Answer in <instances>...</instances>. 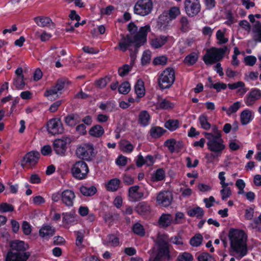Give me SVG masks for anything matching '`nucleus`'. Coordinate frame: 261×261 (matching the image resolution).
I'll use <instances>...</instances> for the list:
<instances>
[{
    "label": "nucleus",
    "instance_id": "nucleus-1",
    "mask_svg": "<svg viewBox=\"0 0 261 261\" xmlns=\"http://www.w3.org/2000/svg\"><path fill=\"white\" fill-rule=\"evenodd\" d=\"M230 241V253L242 258L247 253V236L242 230L230 228L228 233Z\"/></svg>",
    "mask_w": 261,
    "mask_h": 261
},
{
    "label": "nucleus",
    "instance_id": "nucleus-2",
    "mask_svg": "<svg viewBox=\"0 0 261 261\" xmlns=\"http://www.w3.org/2000/svg\"><path fill=\"white\" fill-rule=\"evenodd\" d=\"M150 31L149 25L141 27L139 32L134 36L129 34L124 35L121 34V38L118 43V48L123 52L125 51L132 44H135V51H138V48L143 45L147 41V35Z\"/></svg>",
    "mask_w": 261,
    "mask_h": 261
},
{
    "label": "nucleus",
    "instance_id": "nucleus-3",
    "mask_svg": "<svg viewBox=\"0 0 261 261\" xmlns=\"http://www.w3.org/2000/svg\"><path fill=\"white\" fill-rule=\"evenodd\" d=\"M156 245V254L155 256H150L148 261H170L175 257L170 250V245L167 234H159Z\"/></svg>",
    "mask_w": 261,
    "mask_h": 261
},
{
    "label": "nucleus",
    "instance_id": "nucleus-4",
    "mask_svg": "<svg viewBox=\"0 0 261 261\" xmlns=\"http://www.w3.org/2000/svg\"><path fill=\"white\" fill-rule=\"evenodd\" d=\"M10 247L11 250L8 252L5 261H27L31 255L29 252H25L29 245L23 241H12Z\"/></svg>",
    "mask_w": 261,
    "mask_h": 261
},
{
    "label": "nucleus",
    "instance_id": "nucleus-5",
    "mask_svg": "<svg viewBox=\"0 0 261 261\" xmlns=\"http://www.w3.org/2000/svg\"><path fill=\"white\" fill-rule=\"evenodd\" d=\"M228 49L226 46L222 48L212 47L207 50L203 57V60L206 65L214 64L223 59Z\"/></svg>",
    "mask_w": 261,
    "mask_h": 261
},
{
    "label": "nucleus",
    "instance_id": "nucleus-6",
    "mask_svg": "<svg viewBox=\"0 0 261 261\" xmlns=\"http://www.w3.org/2000/svg\"><path fill=\"white\" fill-rule=\"evenodd\" d=\"M203 134L207 140V149L212 152L221 154L225 148L222 138H214L211 134L207 132H204Z\"/></svg>",
    "mask_w": 261,
    "mask_h": 261
},
{
    "label": "nucleus",
    "instance_id": "nucleus-7",
    "mask_svg": "<svg viewBox=\"0 0 261 261\" xmlns=\"http://www.w3.org/2000/svg\"><path fill=\"white\" fill-rule=\"evenodd\" d=\"M175 72L172 68H167L163 71L160 76L159 84L161 88H169L175 81Z\"/></svg>",
    "mask_w": 261,
    "mask_h": 261
},
{
    "label": "nucleus",
    "instance_id": "nucleus-8",
    "mask_svg": "<svg viewBox=\"0 0 261 261\" xmlns=\"http://www.w3.org/2000/svg\"><path fill=\"white\" fill-rule=\"evenodd\" d=\"M72 176L79 180L85 179L89 172L87 164L83 161L76 162L71 169Z\"/></svg>",
    "mask_w": 261,
    "mask_h": 261
},
{
    "label": "nucleus",
    "instance_id": "nucleus-9",
    "mask_svg": "<svg viewBox=\"0 0 261 261\" xmlns=\"http://www.w3.org/2000/svg\"><path fill=\"white\" fill-rule=\"evenodd\" d=\"M153 8L151 0H139L134 6V12L141 16L149 14Z\"/></svg>",
    "mask_w": 261,
    "mask_h": 261
},
{
    "label": "nucleus",
    "instance_id": "nucleus-10",
    "mask_svg": "<svg viewBox=\"0 0 261 261\" xmlns=\"http://www.w3.org/2000/svg\"><path fill=\"white\" fill-rule=\"evenodd\" d=\"M76 154L80 159L86 161H91L94 156L93 145L85 144L79 146L76 150Z\"/></svg>",
    "mask_w": 261,
    "mask_h": 261
},
{
    "label": "nucleus",
    "instance_id": "nucleus-11",
    "mask_svg": "<svg viewBox=\"0 0 261 261\" xmlns=\"http://www.w3.org/2000/svg\"><path fill=\"white\" fill-rule=\"evenodd\" d=\"M185 10L189 17L196 16L201 10L199 0H185Z\"/></svg>",
    "mask_w": 261,
    "mask_h": 261
},
{
    "label": "nucleus",
    "instance_id": "nucleus-12",
    "mask_svg": "<svg viewBox=\"0 0 261 261\" xmlns=\"http://www.w3.org/2000/svg\"><path fill=\"white\" fill-rule=\"evenodd\" d=\"M40 154L37 151H32L28 152L21 161L22 167H32L34 166L38 162Z\"/></svg>",
    "mask_w": 261,
    "mask_h": 261
},
{
    "label": "nucleus",
    "instance_id": "nucleus-13",
    "mask_svg": "<svg viewBox=\"0 0 261 261\" xmlns=\"http://www.w3.org/2000/svg\"><path fill=\"white\" fill-rule=\"evenodd\" d=\"M71 141V138L67 137H62L61 139L55 140L53 144L54 151L57 154L64 155L66 151V145Z\"/></svg>",
    "mask_w": 261,
    "mask_h": 261
},
{
    "label": "nucleus",
    "instance_id": "nucleus-14",
    "mask_svg": "<svg viewBox=\"0 0 261 261\" xmlns=\"http://www.w3.org/2000/svg\"><path fill=\"white\" fill-rule=\"evenodd\" d=\"M48 132L53 135L62 134L64 132L63 124L59 119H51L47 123Z\"/></svg>",
    "mask_w": 261,
    "mask_h": 261
},
{
    "label": "nucleus",
    "instance_id": "nucleus-15",
    "mask_svg": "<svg viewBox=\"0 0 261 261\" xmlns=\"http://www.w3.org/2000/svg\"><path fill=\"white\" fill-rule=\"evenodd\" d=\"M172 200V194L168 191H161L156 196L157 204L164 207H167L170 205Z\"/></svg>",
    "mask_w": 261,
    "mask_h": 261
},
{
    "label": "nucleus",
    "instance_id": "nucleus-16",
    "mask_svg": "<svg viewBox=\"0 0 261 261\" xmlns=\"http://www.w3.org/2000/svg\"><path fill=\"white\" fill-rule=\"evenodd\" d=\"M62 202L67 206H72L73 204V200L75 196L72 190H66L61 194Z\"/></svg>",
    "mask_w": 261,
    "mask_h": 261
},
{
    "label": "nucleus",
    "instance_id": "nucleus-17",
    "mask_svg": "<svg viewBox=\"0 0 261 261\" xmlns=\"http://www.w3.org/2000/svg\"><path fill=\"white\" fill-rule=\"evenodd\" d=\"M140 187L135 186L130 187L128 189V197L129 200L133 202L139 201L144 197V193L139 192Z\"/></svg>",
    "mask_w": 261,
    "mask_h": 261
},
{
    "label": "nucleus",
    "instance_id": "nucleus-18",
    "mask_svg": "<svg viewBox=\"0 0 261 261\" xmlns=\"http://www.w3.org/2000/svg\"><path fill=\"white\" fill-rule=\"evenodd\" d=\"M56 232V229L49 225H43L39 231V235L44 239L48 240L52 237Z\"/></svg>",
    "mask_w": 261,
    "mask_h": 261
},
{
    "label": "nucleus",
    "instance_id": "nucleus-19",
    "mask_svg": "<svg viewBox=\"0 0 261 261\" xmlns=\"http://www.w3.org/2000/svg\"><path fill=\"white\" fill-rule=\"evenodd\" d=\"M260 97V91L257 89H253L249 92L248 96L246 97L245 103L248 106H252L254 102L259 99Z\"/></svg>",
    "mask_w": 261,
    "mask_h": 261
},
{
    "label": "nucleus",
    "instance_id": "nucleus-20",
    "mask_svg": "<svg viewBox=\"0 0 261 261\" xmlns=\"http://www.w3.org/2000/svg\"><path fill=\"white\" fill-rule=\"evenodd\" d=\"M65 123L69 126H74L81 121L80 116L75 113L68 114L64 118Z\"/></svg>",
    "mask_w": 261,
    "mask_h": 261
},
{
    "label": "nucleus",
    "instance_id": "nucleus-21",
    "mask_svg": "<svg viewBox=\"0 0 261 261\" xmlns=\"http://www.w3.org/2000/svg\"><path fill=\"white\" fill-rule=\"evenodd\" d=\"M36 24L40 27H50V24L55 27V24L51 19L47 17L38 16L34 18Z\"/></svg>",
    "mask_w": 261,
    "mask_h": 261
},
{
    "label": "nucleus",
    "instance_id": "nucleus-22",
    "mask_svg": "<svg viewBox=\"0 0 261 261\" xmlns=\"http://www.w3.org/2000/svg\"><path fill=\"white\" fill-rule=\"evenodd\" d=\"M168 40V36H160L151 41V45L154 48H159L165 45Z\"/></svg>",
    "mask_w": 261,
    "mask_h": 261
},
{
    "label": "nucleus",
    "instance_id": "nucleus-23",
    "mask_svg": "<svg viewBox=\"0 0 261 261\" xmlns=\"http://www.w3.org/2000/svg\"><path fill=\"white\" fill-rule=\"evenodd\" d=\"M135 210L139 214L144 215L149 213L150 207L147 202L143 201L138 203Z\"/></svg>",
    "mask_w": 261,
    "mask_h": 261
},
{
    "label": "nucleus",
    "instance_id": "nucleus-24",
    "mask_svg": "<svg viewBox=\"0 0 261 261\" xmlns=\"http://www.w3.org/2000/svg\"><path fill=\"white\" fill-rule=\"evenodd\" d=\"M89 134L94 137H100L104 133L103 128L100 125L93 126L89 131Z\"/></svg>",
    "mask_w": 261,
    "mask_h": 261
},
{
    "label": "nucleus",
    "instance_id": "nucleus-25",
    "mask_svg": "<svg viewBox=\"0 0 261 261\" xmlns=\"http://www.w3.org/2000/svg\"><path fill=\"white\" fill-rule=\"evenodd\" d=\"M173 221V217L170 214H163L159 220V224L163 227L169 226Z\"/></svg>",
    "mask_w": 261,
    "mask_h": 261
},
{
    "label": "nucleus",
    "instance_id": "nucleus-26",
    "mask_svg": "<svg viewBox=\"0 0 261 261\" xmlns=\"http://www.w3.org/2000/svg\"><path fill=\"white\" fill-rule=\"evenodd\" d=\"M80 190L83 195L85 196H92L97 192V189L95 186H91L87 187L84 186H82Z\"/></svg>",
    "mask_w": 261,
    "mask_h": 261
},
{
    "label": "nucleus",
    "instance_id": "nucleus-27",
    "mask_svg": "<svg viewBox=\"0 0 261 261\" xmlns=\"http://www.w3.org/2000/svg\"><path fill=\"white\" fill-rule=\"evenodd\" d=\"M252 112L249 110L243 111L240 114V120L242 125H246L251 119Z\"/></svg>",
    "mask_w": 261,
    "mask_h": 261
},
{
    "label": "nucleus",
    "instance_id": "nucleus-28",
    "mask_svg": "<svg viewBox=\"0 0 261 261\" xmlns=\"http://www.w3.org/2000/svg\"><path fill=\"white\" fill-rule=\"evenodd\" d=\"M120 180L117 178L110 180L106 185L107 190L110 191H116L118 189Z\"/></svg>",
    "mask_w": 261,
    "mask_h": 261
},
{
    "label": "nucleus",
    "instance_id": "nucleus-29",
    "mask_svg": "<svg viewBox=\"0 0 261 261\" xmlns=\"http://www.w3.org/2000/svg\"><path fill=\"white\" fill-rule=\"evenodd\" d=\"M135 90L138 97H142L145 94L144 82L142 80H138L135 86Z\"/></svg>",
    "mask_w": 261,
    "mask_h": 261
},
{
    "label": "nucleus",
    "instance_id": "nucleus-30",
    "mask_svg": "<svg viewBox=\"0 0 261 261\" xmlns=\"http://www.w3.org/2000/svg\"><path fill=\"white\" fill-rule=\"evenodd\" d=\"M150 115L146 111H141L139 115V121L143 126H145L149 123Z\"/></svg>",
    "mask_w": 261,
    "mask_h": 261
},
{
    "label": "nucleus",
    "instance_id": "nucleus-31",
    "mask_svg": "<svg viewBox=\"0 0 261 261\" xmlns=\"http://www.w3.org/2000/svg\"><path fill=\"white\" fill-rule=\"evenodd\" d=\"M103 244L107 246L111 245L114 247L117 246L119 244V238L114 234H109L108 236V240L107 241H105Z\"/></svg>",
    "mask_w": 261,
    "mask_h": 261
},
{
    "label": "nucleus",
    "instance_id": "nucleus-32",
    "mask_svg": "<svg viewBox=\"0 0 261 261\" xmlns=\"http://www.w3.org/2000/svg\"><path fill=\"white\" fill-rule=\"evenodd\" d=\"M198 58V56L197 53L193 52L187 56L184 59V63L188 65H193L197 62Z\"/></svg>",
    "mask_w": 261,
    "mask_h": 261
},
{
    "label": "nucleus",
    "instance_id": "nucleus-33",
    "mask_svg": "<svg viewBox=\"0 0 261 261\" xmlns=\"http://www.w3.org/2000/svg\"><path fill=\"white\" fill-rule=\"evenodd\" d=\"M62 216L64 223L70 224L75 221L76 215L74 212L63 213Z\"/></svg>",
    "mask_w": 261,
    "mask_h": 261
},
{
    "label": "nucleus",
    "instance_id": "nucleus-34",
    "mask_svg": "<svg viewBox=\"0 0 261 261\" xmlns=\"http://www.w3.org/2000/svg\"><path fill=\"white\" fill-rule=\"evenodd\" d=\"M188 214L191 217L196 216L198 218L201 219L203 216L204 212L201 207L197 206L195 208L190 210L188 212Z\"/></svg>",
    "mask_w": 261,
    "mask_h": 261
},
{
    "label": "nucleus",
    "instance_id": "nucleus-35",
    "mask_svg": "<svg viewBox=\"0 0 261 261\" xmlns=\"http://www.w3.org/2000/svg\"><path fill=\"white\" fill-rule=\"evenodd\" d=\"M156 106L158 108L160 109L166 110L172 108L174 106V105L166 99H161V100H159V101L157 102Z\"/></svg>",
    "mask_w": 261,
    "mask_h": 261
},
{
    "label": "nucleus",
    "instance_id": "nucleus-36",
    "mask_svg": "<svg viewBox=\"0 0 261 261\" xmlns=\"http://www.w3.org/2000/svg\"><path fill=\"white\" fill-rule=\"evenodd\" d=\"M120 148L123 152L130 153L133 151L134 147L129 142L123 140L120 142Z\"/></svg>",
    "mask_w": 261,
    "mask_h": 261
},
{
    "label": "nucleus",
    "instance_id": "nucleus-37",
    "mask_svg": "<svg viewBox=\"0 0 261 261\" xmlns=\"http://www.w3.org/2000/svg\"><path fill=\"white\" fill-rule=\"evenodd\" d=\"M166 130L159 126L153 127L150 129V136L153 138H157L160 137Z\"/></svg>",
    "mask_w": 261,
    "mask_h": 261
},
{
    "label": "nucleus",
    "instance_id": "nucleus-38",
    "mask_svg": "<svg viewBox=\"0 0 261 261\" xmlns=\"http://www.w3.org/2000/svg\"><path fill=\"white\" fill-rule=\"evenodd\" d=\"M199 121L201 127L205 130H208L211 127V124L208 122L207 117L206 115L203 114L199 116Z\"/></svg>",
    "mask_w": 261,
    "mask_h": 261
},
{
    "label": "nucleus",
    "instance_id": "nucleus-39",
    "mask_svg": "<svg viewBox=\"0 0 261 261\" xmlns=\"http://www.w3.org/2000/svg\"><path fill=\"white\" fill-rule=\"evenodd\" d=\"M134 64V61H132V63L130 65L125 64L123 65L122 67H119L118 69V73L120 76H124L127 75L128 72L131 70L133 65Z\"/></svg>",
    "mask_w": 261,
    "mask_h": 261
},
{
    "label": "nucleus",
    "instance_id": "nucleus-40",
    "mask_svg": "<svg viewBox=\"0 0 261 261\" xmlns=\"http://www.w3.org/2000/svg\"><path fill=\"white\" fill-rule=\"evenodd\" d=\"M202 240V236L200 233H198L191 239L190 243L192 246L197 247L201 244Z\"/></svg>",
    "mask_w": 261,
    "mask_h": 261
},
{
    "label": "nucleus",
    "instance_id": "nucleus-41",
    "mask_svg": "<svg viewBox=\"0 0 261 261\" xmlns=\"http://www.w3.org/2000/svg\"><path fill=\"white\" fill-rule=\"evenodd\" d=\"M178 123L177 120L170 119L165 123V126L169 130L173 131L178 128Z\"/></svg>",
    "mask_w": 261,
    "mask_h": 261
},
{
    "label": "nucleus",
    "instance_id": "nucleus-42",
    "mask_svg": "<svg viewBox=\"0 0 261 261\" xmlns=\"http://www.w3.org/2000/svg\"><path fill=\"white\" fill-rule=\"evenodd\" d=\"M133 230L135 233L140 236H144L145 235V230L143 228V225H142L140 223H135L133 227Z\"/></svg>",
    "mask_w": 261,
    "mask_h": 261
},
{
    "label": "nucleus",
    "instance_id": "nucleus-43",
    "mask_svg": "<svg viewBox=\"0 0 261 261\" xmlns=\"http://www.w3.org/2000/svg\"><path fill=\"white\" fill-rule=\"evenodd\" d=\"M216 38L218 41V44L219 45L225 44L228 41V38L225 37L224 32L220 30L216 33Z\"/></svg>",
    "mask_w": 261,
    "mask_h": 261
},
{
    "label": "nucleus",
    "instance_id": "nucleus-44",
    "mask_svg": "<svg viewBox=\"0 0 261 261\" xmlns=\"http://www.w3.org/2000/svg\"><path fill=\"white\" fill-rule=\"evenodd\" d=\"M130 85L127 82L122 83L118 87L119 92L123 94H127L130 91Z\"/></svg>",
    "mask_w": 261,
    "mask_h": 261
},
{
    "label": "nucleus",
    "instance_id": "nucleus-45",
    "mask_svg": "<svg viewBox=\"0 0 261 261\" xmlns=\"http://www.w3.org/2000/svg\"><path fill=\"white\" fill-rule=\"evenodd\" d=\"M13 85L18 89H22L25 85L24 76L16 77L13 81Z\"/></svg>",
    "mask_w": 261,
    "mask_h": 261
},
{
    "label": "nucleus",
    "instance_id": "nucleus-46",
    "mask_svg": "<svg viewBox=\"0 0 261 261\" xmlns=\"http://www.w3.org/2000/svg\"><path fill=\"white\" fill-rule=\"evenodd\" d=\"M222 189L220 191L222 200L229 198L231 195L230 188L228 186H222Z\"/></svg>",
    "mask_w": 261,
    "mask_h": 261
},
{
    "label": "nucleus",
    "instance_id": "nucleus-47",
    "mask_svg": "<svg viewBox=\"0 0 261 261\" xmlns=\"http://www.w3.org/2000/svg\"><path fill=\"white\" fill-rule=\"evenodd\" d=\"M176 141L174 139L167 140L164 143V146L167 147L169 150L173 153L175 151V145Z\"/></svg>",
    "mask_w": 261,
    "mask_h": 261
},
{
    "label": "nucleus",
    "instance_id": "nucleus-48",
    "mask_svg": "<svg viewBox=\"0 0 261 261\" xmlns=\"http://www.w3.org/2000/svg\"><path fill=\"white\" fill-rule=\"evenodd\" d=\"M198 261H216L215 259L209 253L203 252L197 257Z\"/></svg>",
    "mask_w": 261,
    "mask_h": 261
},
{
    "label": "nucleus",
    "instance_id": "nucleus-49",
    "mask_svg": "<svg viewBox=\"0 0 261 261\" xmlns=\"http://www.w3.org/2000/svg\"><path fill=\"white\" fill-rule=\"evenodd\" d=\"M193 260V257L192 255L186 252L179 255L177 257L178 261H192Z\"/></svg>",
    "mask_w": 261,
    "mask_h": 261
},
{
    "label": "nucleus",
    "instance_id": "nucleus-50",
    "mask_svg": "<svg viewBox=\"0 0 261 261\" xmlns=\"http://www.w3.org/2000/svg\"><path fill=\"white\" fill-rule=\"evenodd\" d=\"M168 14L171 19H174L180 14V10L177 7H171L169 10Z\"/></svg>",
    "mask_w": 261,
    "mask_h": 261
},
{
    "label": "nucleus",
    "instance_id": "nucleus-51",
    "mask_svg": "<svg viewBox=\"0 0 261 261\" xmlns=\"http://www.w3.org/2000/svg\"><path fill=\"white\" fill-rule=\"evenodd\" d=\"M209 87L210 88H214L216 90L217 92H219L221 90H225L227 88V85L223 83L218 82L216 84H211Z\"/></svg>",
    "mask_w": 261,
    "mask_h": 261
},
{
    "label": "nucleus",
    "instance_id": "nucleus-52",
    "mask_svg": "<svg viewBox=\"0 0 261 261\" xmlns=\"http://www.w3.org/2000/svg\"><path fill=\"white\" fill-rule=\"evenodd\" d=\"M14 211V207L12 205L7 203H3L0 204V212L2 213H6L12 212Z\"/></svg>",
    "mask_w": 261,
    "mask_h": 261
},
{
    "label": "nucleus",
    "instance_id": "nucleus-53",
    "mask_svg": "<svg viewBox=\"0 0 261 261\" xmlns=\"http://www.w3.org/2000/svg\"><path fill=\"white\" fill-rule=\"evenodd\" d=\"M214 138H222L221 131L219 130L217 125H214L212 127V133H208Z\"/></svg>",
    "mask_w": 261,
    "mask_h": 261
},
{
    "label": "nucleus",
    "instance_id": "nucleus-54",
    "mask_svg": "<svg viewBox=\"0 0 261 261\" xmlns=\"http://www.w3.org/2000/svg\"><path fill=\"white\" fill-rule=\"evenodd\" d=\"M151 60V55L150 52L149 50L145 51L142 55L141 62L142 65H144L150 61Z\"/></svg>",
    "mask_w": 261,
    "mask_h": 261
},
{
    "label": "nucleus",
    "instance_id": "nucleus-55",
    "mask_svg": "<svg viewBox=\"0 0 261 261\" xmlns=\"http://www.w3.org/2000/svg\"><path fill=\"white\" fill-rule=\"evenodd\" d=\"M244 62L247 66H253L256 62V58L253 56H248L244 58Z\"/></svg>",
    "mask_w": 261,
    "mask_h": 261
},
{
    "label": "nucleus",
    "instance_id": "nucleus-56",
    "mask_svg": "<svg viewBox=\"0 0 261 261\" xmlns=\"http://www.w3.org/2000/svg\"><path fill=\"white\" fill-rule=\"evenodd\" d=\"M167 58L165 56H160L155 58L153 61V63L155 65H164L167 63Z\"/></svg>",
    "mask_w": 261,
    "mask_h": 261
},
{
    "label": "nucleus",
    "instance_id": "nucleus-57",
    "mask_svg": "<svg viewBox=\"0 0 261 261\" xmlns=\"http://www.w3.org/2000/svg\"><path fill=\"white\" fill-rule=\"evenodd\" d=\"M85 231L84 230L77 231L76 232V245L77 246L81 245L84 237Z\"/></svg>",
    "mask_w": 261,
    "mask_h": 261
},
{
    "label": "nucleus",
    "instance_id": "nucleus-58",
    "mask_svg": "<svg viewBox=\"0 0 261 261\" xmlns=\"http://www.w3.org/2000/svg\"><path fill=\"white\" fill-rule=\"evenodd\" d=\"M241 103L240 101H237L230 106L228 108V113L229 116L232 113H236L240 108Z\"/></svg>",
    "mask_w": 261,
    "mask_h": 261
},
{
    "label": "nucleus",
    "instance_id": "nucleus-59",
    "mask_svg": "<svg viewBox=\"0 0 261 261\" xmlns=\"http://www.w3.org/2000/svg\"><path fill=\"white\" fill-rule=\"evenodd\" d=\"M228 87L229 89H230L231 90L236 89L239 87L243 88L244 92H246V90H245V88H244L245 84L243 82H241V81H239V82H236V83H234L233 84H228Z\"/></svg>",
    "mask_w": 261,
    "mask_h": 261
},
{
    "label": "nucleus",
    "instance_id": "nucleus-60",
    "mask_svg": "<svg viewBox=\"0 0 261 261\" xmlns=\"http://www.w3.org/2000/svg\"><path fill=\"white\" fill-rule=\"evenodd\" d=\"M221 155V154L216 152L206 153L205 154V158L207 160L208 163H212L215 159L218 158Z\"/></svg>",
    "mask_w": 261,
    "mask_h": 261
},
{
    "label": "nucleus",
    "instance_id": "nucleus-61",
    "mask_svg": "<svg viewBox=\"0 0 261 261\" xmlns=\"http://www.w3.org/2000/svg\"><path fill=\"white\" fill-rule=\"evenodd\" d=\"M169 241L177 245H182L184 244L181 237L179 235L171 237Z\"/></svg>",
    "mask_w": 261,
    "mask_h": 261
},
{
    "label": "nucleus",
    "instance_id": "nucleus-62",
    "mask_svg": "<svg viewBox=\"0 0 261 261\" xmlns=\"http://www.w3.org/2000/svg\"><path fill=\"white\" fill-rule=\"evenodd\" d=\"M22 229L25 235H29L31 232V226L27 221H23L22 224Z\"/></svg>",
    "mask_w": 261,
    "mask_h": 261
},
{
    "label": "nucleus",
    "instance_id": "nucleus-63",
    "mask_svg": "<svg viewBox=\"0 0 261 261\" xmlns=\"http://www.w3.org/2000/svg\"><path fill=\"white\" fill-rule=\"evenodd\" d=\"M165 177V172L162 169H159L156 170L154 174L155 180L159 181L164 179Z\"/></svg>",
    "mask_w": 261,
    "mask_h": 261
},
{
    "label": "nucleus",
    "instance_id": "nucleus-64",
    "mask_svg": "<svg viewBox=\"0 0 261 261\" xmlns=\"http://www.w3.org/2000/svg\"><path fill=\"white\" fill-rule=\"evenodd\" d=\"M127 158L122 155L118 156L117 159L116 163L118 166H124L126 165Z\"/></svg>",
    "mask_w": 261,
    "mask_h": 261
}]
</instances>
